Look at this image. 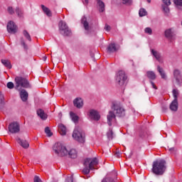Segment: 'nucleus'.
Masks as SVG:
<instances>
[{"label":"nucleus","mask_w":182,"mask_h":182,"mask_svg":"<svg viewBox=\"0 0 182 182\" xmlns=\"http://www.w3.org/2000/svg\"><path fill=\"white\" fill-rule=\"evenodd\" d=\"M89 117L91 120H95V122L100 120V114L95 109L90 110Z\"/></svg>","instance_id":"nucleus-14"},{"label":"nucleus","mask_w":182,"mask_h":182,"mask_svg":"<svg viewBox=\"0 0 182 182\" xmlns=\"http://www.w3.org/2000/svg\"><path fill=\"white\" fill-rule=\"evenodd\" d=\"M147 2H149V4H150V2H151V0H147Z\"/></svg>","instance_id":"nucleus-55"},{"label":"nucleus","mask_w":182,"mask_h":182,"mask_svg":"<svg viewBox=\"0 0 182 182\" xmlns=\"http://www.w3.org/2000/svg\"><path fill=\"white\" fill-rule=\"evenodd\" d=\"M37 114L43 120H46V119H48V117L46 116V114H45V112L42 109H38L37 110Z\"/></svg>","instance_id":"nucleus-27"},{"label":"nucleus","mask_w":182,"mask_h":182,"mask_svg":"<svg viewBox=\"0 0 182 182\" xmlns=\"http://www.w3.org/2000/svg\"><path fill=\"white\" fill-rule=\"evenodd\" d=\"M115 156H117V157H120V152H116V154H115Z\"/></svg>","instance_id":"nucleus-51"},{"label":"nucleus","mask_w":182,"mask_h":182,"mask_svg":"<svg viewBox=\"0 0 182 182\" xmlns=\"http://www.w3.org/2000/svg\"><path fill=\"white\" fill-rule=\"evenodd\" d=\"M58 130L62 136H65V134H66V127H65L63 124H58Z\"/></svg>","instance_id":"nucleus-28"},{"label":"nucleus","mask_w":182,"mask_h":182,"mask_svg":"<svg viewBox=\"0 0 182 182\" xmlns=\"http://www.w3.org/2000/svg\"><path fill=\"white\" fill-rule=\"evenodd\" d=\"M73 137L79 143H85V132L79 127H76L73 133Z\"/></svg>","instance_id":"nucleus-6"},{"label":"nucleus","mask_w":182,"mask_h":182,"mask_svg":"<svg viewBox=\"0 0 182 182\" xmlns=\"http://www.w3.org/2000/svg\"><path fill=\"white\" fill-rule=\"evenodd\" d=\"M81 25L82 28H84L85 33L89 35L92 31V23H90V20L87 19L85 16H83L81 18Z\"/></svg>","instance_id":"nucleus-8"},{"label":"nucleus","mask_w":182,"mask_h":182,"mask_svg":"<svg viewBox=\"0 0 182 182\" xmlns=\"http://www.w3.org/2000/svg\"><path fill=\"white\" fill-rule=\"evenodd\" d=\"M173 3L177 8H178V6H182V0H173Z\"/></svg>","instance_id":"nucleus-40"},{"label":"nucleus","mask_w":182,"mask_h":182,"mask_svg":"<svg viewBox=\"0 0 182 182\" xmlns=\"http://www.w3.org/2000/svg\"><path fill=\"white\" fill-rule=\"evenodd\" d=\"M29 96V94L26 90H21L20 92V97L22 100V102H26L28 100V97Z\"/></svg>","instance_id":"nucleus-21"},{"label":"nucleus","mask_w":182,"mask_h":182,"mask_svg":"<svg viewBox=\"0 0 182 182\" xmlns=\"http://www.w3.org/2000/svg\"><path fill=\"white\" fill-rule=\"evenodd\" d=\"M173 96L174 100L172 101V102L170 105V109L172 110V112H177L178 109V102H177V97L178 96V90H173Z\"/></svg>","instance_id":"nucleus-10"},{"label":"nucleus","mask_w":182,"mask_h":182,"mask_svg":"<svg viewBox=\"0 0 182 182\" xmlns=\"http://www.w3.org/2000/svg\"><path fill=\"white\" fill-rule=\"evenodd\" d=\"M33 180H34V182H42V180L38 176H34Z\"/></svg>","instance_id":"nucleus-45"},{"label":"nucleus","mask_w":182,"mask_h":182,"mask_svg":"<svg viewBox=\"0 0 182 182\" xmlns=\"http://www.w3.org/2000/svg\"><path fill=\"white\" fill-rule=\"evenodd\" d=\"M15 12L18 15V18H22L23 16V11H22L19 7L16 8Z\"/></svg>","instance_id":"nucleus-32"},{"label":"nucleus","mask_w":182,"mask_h":182,"mask_svg":"<svg viewBox=\"0 0 182 182\" xmlns=\"http://www.w3.org/2000/svg\"><path fill=\"white\" fill-rule=\"evenodd\" d=\"M21 131V127L19 126V123L18 122H11L9 125V132L12 133V134H16V133H19Z\"/></svg>","instance_id":"nucleus-11"},{"label":"nucleus","mask_w":182,"mask_h":182,"mask_svg":"<svg viewBox=\"0 0 182 182\" xmlns=\"http://www.w3.org/2000/svg\"><path fill=\"white\" fill-rule=\"evenodd\" d=\"M132 154H133V153L131 152L130 154H129V158L132 157Z\"/></svg>","instance_id":"nucleus-54"},{"label":"nucleus","mask_w":182,"mask_h":182,"mask_svg":"<svg viewBox=\"0 0 182 182\" xmlns=\"http://www.w3.org/2000/svg\"><path fill=\"white\" fill-rule=\"evenodd\" d=\"M169 151L171 153H175L176 152V148H174V147L170 148Z\"/></svg>","instance_id":"nucleus-48"},{"label":"nucleus","mask_w":182,"mask_h":182,"mask_svg":"<svg viewBox=\"0 0 182 182\" xmlns=\"http://www.w3.org/2000/svg\"><path fill=\"white\" fill-rule=\"evenodd\" d=\"M87 4H89V0H85V4L87 5Z\"/></svg>","instance_id":"nucleus-52"},{"label":"nucleus","mask_w":182,"mask_h":182,"mask_svg":"<svg viewBox=\"0 0 182 182\" xmlns=\"http://www.w3.org/2000/svg\"><path fill=\"white\" fill-rule=\"evenodd\" d=\"M7 12L9 15H14V14H15V10L14 9V7L9 6L7 7Z\"/></svg>","instance_id":"nucleus-37"},{"label":"nucleus","mask_w":182,"mask_h":182,"mask_svg":"<svg viewBox=\"0 0 182 182\" xmlns=\"http://www.w3.org/2000/svg\"><path fill=\"white\" fill-rule=\"evenodd\" d=\"M68 156H69L70 159H76V157H77V151L75 149H68Z\"/></svg>","instance_id":"nucleus-24"},{"label":"nucleus","mask_w":182,"mask_h":182,"mask_svg":"<svg viewBox=\"0 0 182 182\" xmlns=\"http://www.w3.org/2000/svg\"><path fill=\"white\" fill-rule=\"evenodd\" d=\"M146 77L148 78H149L150 83H151L153 89H155V90H157V87L156 86L154 82L152 81V80H156V77H157V76L156 75V73H154V71H147Z\"/></svg>","instance_id":"nucleus-12"},{"label":"nucleus","mask_w":182,"mask_h":182,"mask_svg":"<svg viewBox=\"0 0 182 182\" xmlns=\"http://www.w3.org/2000/svg\"><path fill=\"white\" fill-rule=\"evenodd\" d=\"M70 117L73 123H77L79 122V116L73 112H70Z\"/></svg>","instance_id":"nucleus-26"},{"label":"nucleus","mask_w":182,"mask_h":182,"mask_svg":"<svg viewBox=\"0 0 182 182\" xmlns=\"http://www.w3.org/2000/svg\"><path fill=\"white\" fill-rule=\"evenodd\" d=\"M99 164V161L97 158L86 159L84 161L85 168L82 170L84 174H89L90 173V170H95V166Z\"/></svg>","instance_id":"nucleus-3"},{"label":"nucleus","mask_w":182,"mask_h":182,"mask_svg":"<svg viewBox=\"0 0 182 182\" xmlns=\"http://www.w3.org/2000/svg\"><path fill=\"white\" fill-rule=\"evenodd\" d=\"M122 3L123 4V5L130 6L133 5V0H122Z\"/></svg>","instance_id":"nucleus-35"},{"label":"nucleus","mask_w":182,"mask_h":182,"mask_svg":"<svg viewBox=\"0 0 182 182\" xmlns=\"http://www.w3.org/2000/svg\"><path fill=\"white\" fill-rule=\"evenodd\" d=\"M139 16H146L147 15V11L144 9H140L139 12Z\"/></svg>","instance_id":"nucleus-36"},{"label":"nucleus","mask_w":182,"mask_h":182,"mask_svg":"<svg viewBox=\"0 0 182 182\" xmlns=\"http://www.w3.org/2000/svg\"><path fill=\"white\" fill-rule=\"evenodd\" d=\"M54 153L58 154L60 157H65L68 156V149L62 143L57 142L53 146Z\"/></svg>","instance_id":"nucleus-4"},{"label":"nucleus","mask_w":182,"mask_h":182,"mask_svg":"<svg viewBox=\"0 0 182 182\" xmlns=\"http://www.w3.org/2000/svg\"><path fill=\"white\" fill-rule=\"evenodd\" d=\"M151 55H152V56H154V58H156L159 63H163L164 62L161 53L157 51L156 50L151 49Z\"/></svg>","instance_id":"nucleus-13"},{"label":"nucleus","mask_w":182,"mask_h":182,"mask_svg":"<svg viewBox=\"0 0 182 182\" xmlns=\"http://www.w3.org/2000/svg\"><path fill=\"white\" fill-rule=\"evenodd\" d=\"M166 110H167V107L163 106L162 107V112H166Z\"/></svg>","instance_id":"nucleus-50"},{"label":"nucleus","mask_w":182,"mask_h":182,"mask_svg":"<svg viewBox=\"0 0 182 182\" xmlns=\"http://www.w3.org/2000/svg\"><path fill=\"white\" fill-rule=\"evenodd\" d=\"M116 82L119 86H124L127 83V75L123 70H119L116 74Z\"/></svg>","instance_id":"nucleus-7"},{"label":"nucleus","mask_w":182,"mask_h":182,"mask_svg":"<svg viewBox=\"0 0 182 182\" xmlns=\"http://www.w3.org/2000/svg\"><path fill=\"white\" fill-rule=\"evenodd\" d=\"M145 33H148V35H151L153 33V30H151V28L150 27H146L144 29Z\"/></svg>","instance_id":"nucleus-41"},{"label":"nucleus","mask_w":182,"mask_h":182,"mask_svg":"<svg viewBox=\"0 0 182 182\" xmlns=\"http://www.w3.org/2000/svg\"><path fill=\"white\" fill-rule=\"evenodd\" d=\"M8 89H14L15 85L12 82H9L6 85Z\"/></svg>","instance_id":"nucleus-43"},{"label":"nucleus","mask_w":182,"mask_h":182,"mask_svg":"<svg viewBox=\"0 0 182 182\" xmlns=\"http://www.w3.org/2000/svg\"><path fill=\"white\" fill-rule=\"evenodd\" d=\"M90 56L91 58H92V59H95V53H93L92 51L90 52Z\"/></svg>","instance_id":"nucleus-49"},{"label":"nucleus","mask_w":182,"mask_h":182,"mask_svg":"<svg viewBox=\"0 0 182 182\" xmlns=\"http://www.w3.org/2000/svg\"><path fill=\"white\" fill-rule=\"evenodd\" d=\"M41 9L43 11L44 14L47 15V16H52V12L49 8L45 6V5H41Z\"/></svg>","instance_id":"nucleus-30"},{"label":"nucleus","mask_w":182,"mask_h":182,"mask_svg":"<svg viewBox=\"0 0 182 182\" xmlns=\"http://www.w3.org/2000/svg\"><path fill=\"white\" fill-rule=\"evenodd\" d=\"M97 5L100 12H105V2L102 0H97Z\"/></svg>","instance_id":"nucleus-25"},{"label":"nucleus","mask_w":182,"mask_h":182,"mask_svg":"<svg viewBox=\"0 0 182 182\" xmlns=\"http://www.w3.org/2000/svg\"><path fill=\"white\" fill-rule=\"evenodd\" d=\"M112 109L113 111H109L107 116L109 126H112L113 123H116V116L117 117H123L126 114L124 108L122 107L120 105L114 104Z\"/></svg>","instance_id":"nucleus-1"},{"label":"nucleus","mask_w":182,"mask_h":182,"mask_svg":"<svg viewBox=\"0 0 182 182\" xmlns=\"http://www.w3.org/2000/svg\"><path fill=\"white\" fill-rule=\"evenodd\" d=\"M23 35L26 38V39H27V41H29V42L32 41V38H31V35L26 30H24L23 31Z\"/></svg>","instance_id":"nucleus-33"},{"label":"nucleus","mask_w":182,"mask_h":182,"mask_svg":"<svg viewBox=\"0 0 182 182\" xmlns=\"http://www.w3.org/2000/svg\"><path fill=\"white\" fill-rule=\"evenodd\" d=\"M107 136L109 140L113 139L114 134H113V130L112 129H109V131L107 132Z\"/></svg>","instance_id":"nucleus-34"},{"label":"nucleus","mask_w":182,"mask_h":182,"mask_svg":"<svg viewBox=\"0 0 182 182\" xmlns=\"http://www.w3.org/2000/svg\"><path fill=\"white\" fill-rule=\"evenodd\" d=\"M21 43L23 49H25V50H28V45H26V43H25V40H23V38L21 39Z\"/></svg>","instance_id":"nucleus-39"},{"label":"nucleus","mask_w":182,"mask_h":182,"mask_svg":"<svg viewBox=\"0 0 182 182\" xmlns=\"http://www.w3.org/2000/svg\"><path fill=\"white\" fill-rule=\"evenodd\" d=\"M58 26L60 33H61V35H63V36H69V35H70L71 31L68 25L66 24V22L63 21H60Z\"/></svg>","instance_id":"nucleus-9"},{"label":"nucleus","mask_w":182,"mask_h":182,"mask_svg":"<svg viewBox=\"0 0 182 182\" xmlns=\"http://www.w3.org/2000/svg\"><path fill=\"white\" fill-rule=\"evenodd\" d=\"M105 29L107 32H110V29H112V28L110 27V26L106 24L105 26Z\"/></svg>","instance_id":"nucleus-46"},{"label":"nucleus","mask_w":182,"mask_h":182,"mask_svg":"<svg viewBox=\"0 0 182 182\" xmlns=\"http://www.w3.org/2000/svg\"><path fill=\"white\" fill-rule=\"evenodd\" d=\"M1 63L5 66V68H7V69H11L12 65H11V62L9 60H1Z\"/></svg>","instance_id":"nucleus-31"},{"label":"nucleus","mask_w":182,"mask_h":182,"mask_svg":"<svg viewBox=\"0 0 182 182\" xmlns=\"http://www.w3.org/2000/svg\"><path fill=\"white\" fill-rule=\"evenodd\" d=\"M167 166H166V161L164 159L156 160L152 164V173L156 176H163L166 172Z\"/></svg>","instance_id":"nucleus-2"},{"label":"nucleus","mask_w":182,"mask_h":182,"mask_svg":"<svg viewBox=\"0 0 182 182\" xmlns=\"http://www.w3.org/2000/svg\"><path fill=\"white\" fill-rule=\"evenodd\" d=\"M164 35L167 39H173L176 36V30H174V28H168L165 31Z\"/></svg>","instance_id":"nucleus-16"},{"label":"nucleus","mask_w":182,"mask_h":182,"mask_svg":"<svg viewBox=\"0 0 182 182\" xmlns=\"http://www.w3.org/2000/svg\"><path fill=\"white\" fill-rule=\"evenodd\" d=\"M7 31L9 33H16V26L14 21H9L8 23Z\"/></svg>","instance_id":"nucleus-17"},{"label":"nucleus","mask_w":182,"mask_h":182,"mask_svg":"<svg viewBox=\"0 0 182 182\" xmlns=\"http://www.w3.org/2000/svg\"><path fill=\"white\" fill-rule=\"evenodd\" d=\"M47 59H48V57H46V56L43 57V60H46Z\"/></svg>","instance_id":"nucleus-53"},{"label":"nucleus","mask_w":182,"mask_h":182,"mask_svg":"<svg viewBox=\"0 0 182 182\" xmlns=\"http://www.w3.org/2000/svg\"><path fill=\"white\" fill-rule=\"evenodd\" d=\"M107 50L108 53H114V52L119 50V46H116L114 43H111L108 46Z\"/></svg>","instance_id":"nucleus-20"},{"label":"nucleus","mask_w":182,"mask_h":182,"mask_svg":"<svg viewBox=\"0 0 182 182\" xmlns=\"http://www.w3.org/2000/svg\"><path fill=\"white\" fill-rule=\"evenodd\" d=\"M16 82V89H19V87H24L26 89H29L31 87V83L26 77L22 76H17L15 78Z\"/></svg>","instance_id":"nucleus-5"},{"label":"nucleus","mask_w":182,"mask_h":182,"mask_svg":"<svg viewBox=\"0 0 182 182\" xmlns=\"http://www.w3.org/2000/svg\"><path fill=\"white\" fill-rule=\"evenodd\" d=\"M16 141L21 147H23V149H28L29 147V143H28V141L22 140L21 138H17Z\"/></svg>","instance_id":"nucleus-23"},{"label":"nucleus","mask_w":182,"mask_h":182,"mask_svg":"<svg viewBox=\"0 0 182 182\" xmlns=\"http://www.w3.org/2000/svg\"><path fill=\"white\" fill-rule=\"evenodd\" d=\"M73 105L77 109H82L83 107V100L80 97H77L73 100Z\"/></svg>","instance_id":"nucleus-19"},{"label":"nucleus","mask_w":182,"mask_h":182,"mask_svg":"<svg viewBox=\"0 0 182 182\" xmlns=\"http://www.w3.org/2000/svg\"><path fill=\"white\" fill-rule=\"evenodd\" d=\"M45 133H46V134H47V136H48V137L52 136V135L53 134H52V132H50V129H49V127H46V129H45Z\"/></svg>","instance_id":"nucleus-38"},{"label":"nucleus","mask_w":182,"mask_h":182,"mask_svg":"<svg viewBox=\"0 0 182 182\" xmlns=\"http://www.w3.org/2000/svg\"><path fill=\"white\" fill-rule=\"evenodd\" d=\"M109 176H107L105 178H104L101 182H115L114 181V178L117 177V173L112 172L109 174Z\"/></svg>","instance_id":"nucleus-18"},{"label":"nucleus","mask_w":182,"mask_h":182,"mask_svg":"<svg viewBox=\"0 0 182 182\" xmlns=\"http://www.w3.org/2000/svg\"><path fill=\"white\" fill-rule=\"evenodd\" d=\"M161 8L165 16H168V15H170V8L168 6L162 5Z\"/></svg>","instance_id":"nucleus-29"},{"label":"nucleus","mask_w":182,"mask_h":182,"mask_svg":"<svg viewBox=\"0 0 182 182\" xmlns=\"http://www.w3.org/2000/svg\"><path fill=\"white\" fill-rule=\"evenodd\" d=\"M4 102V95L0 92V107L2 106V103Z\"/></svg>","instance_id":"nucleus-44"},{"label":"nucleus","mask_w":182,"mask_h":182,"mask_svg":"<svg viewBox=\"0 0 182 182\" xmlns=\"http://www.w3.org/2000/svg\"><path fill=\"white\" fill-rule=\"evenodd\" d=\"M157 72H159L161 79L167 80V75H166V72H164V70L160 65L157 66Z\"/></svg>","instance_id":"nucleus-22"},{"label":"nucleus","mask_w":182,"mask_h":182,"mask_svg":"<svg viewBox=\"0 0 182 182\" xmlns=\"http://www.w3.org/2000/svg\"><path fill=\"white\" fill-rule=\"evenodd\" d=\"M65 182H73V178L72 177H68L65 179Z\"/></svg>","instance_id":"nucleus-47"},{"label":"nucleus","mask_w":182,"mask_h":182,"mask_svg":"<svg viewBox=\"0 0 182 182\" xmlns=\"http://www.w3.org/2000/svg\"><path fill=\"white\" fill-rule=\"evenodd\" d=\"M173 77L177 85L181 86L182 83L181 73L178 69L173 70Z\"/></svg>","instance_id":"nucleus-15"},{"label":"nucleus","mask_w":182,"mask_h":182,"mask_svg":"<svg viewBox=\"0 0 182 182\" xmlns=\"http://www.w3.org/2000/svg\"><path fill=\"white\" fill-rule=\"evenodd\" d=\"M164 4L162 5H167V6H170L171 5V1L170 0H162Z\"/></svg>","instance_id":"nucleus-42"}]
</instances>
